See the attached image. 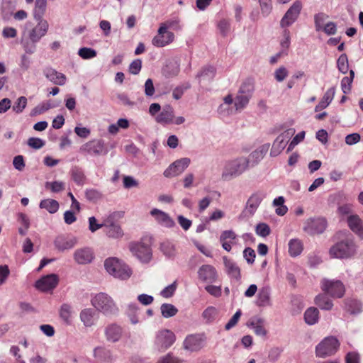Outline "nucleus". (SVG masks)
Wrapping results in <instances>:
<instances>
[{"label": "nucleus", "mask_w": 363, "mask_h": 363, "mask_svg": "<svg viewBox=\"0 0 363 363\" xmlns=\"http://www.w3.org/2000/svg\"><path fill=\"white\" fill-rule=\"evenodd\" d=\"M198 277L204 282L213 283L216 281L218 274L216 268L211 264H203L198 270Z\"/></svg>", "instance_id": "22"}, {"label": "nucleus", "mask_w": 363, "mask_h": 363, "mask_svg": "<svg viewBox=\"0 0 363 363\" xmlns=\"http://www.w3.org/2000/svg\"><path fill=\"white\" fill-rule=\"evenodd\" d=\"M327 226L325 218H316L308 219L303 226V230L309 235L321 234Z\"/></svg>", "instance_id": "14"}, {"label": "nucleus", "mask_w": 363, "mask_h": 363, "mask_svg": "<svg viewBox=\"0 0 363 363\" xmlns=\"http://www.w3.org/2000/svg\"><path fill=\"white\" fill-rule=\"evenodd\" d=\"M105 335L108 341L118 342L122 335V328L115 323L108 325L105 329Z\"/></svg>", "instance_id": "27"}, {"label": "nucleus", "mask_w": 363, "mask_h": 363, "mask_svg": "<svg viewBox=\"0 0 363 363\" xmlns=\"http://www.w3.org/2000/svg\"><path fill=\"white\" fill-rule=\"evenodd\" d=\"M254 89V84L251 79H247L242 83L234 100L237 111H241L247 106Z\"/></svg>", "instance_id": "6"}, {"label": "nucleus", "mask_w": 363, "mask_h": 363, "mask_svg": "<svg viewBox=\"0 0 363 363\" xmlns=\"http://www.w3.org/2000/svg\"><path fill=\"white\" fill-rule=\"evenodd\" d=\"M250 166V160L241 157L228 161L224 167L222 179L229 181L242 174Z\"/></svg>", "instance_id": "2"}, {"label": "nucleus", "mask_w": 363, "mask_h": 363, "mask_svg": "<svg viewBox=\"0 0 363 363\" xmlns=\"http://www.w3.org/2000/svg\"><path fill=\"white\" fill-rule=\"evenodd\" d=\"M150 214L154 218L155 222L162 227L172 228L175 226L176 223L174 220L168 213L162 210L152 208L150 211Z\"/></svg>", "instance_id": "20"}, {"label": "nucleus", "mask_w": 363, "mask_h": 363, "mask_svg": "<svg viewBox=\"0 0 363 363\" xmlns=\"http://www.w3.org/2000/svg\"><path fill=\"white\" fill-rule=\"evenodd\" d=\"M225 271L232 281L240 282L241 279L240 269L238 264L227 257H223Z\"/></svg>", "instance_id": "19"}, {"label": "nucleus", "mask_w": 363, "mask_h": 363, "mask_svg": "<svg viewBox=\"0 0 363 363\" xmlns=\"http://www.w3.org/2000/svg\"><path fill=\"white\" fill-rule=\"evenodd\" d=\"M104 267L110 275L121 280H127L132 275V270L129 266L116 257L106 259Z\"/></svg>", "instance_id": "1"}, {"label": "nucleus", "mask_w": 363, "mask_h": 363, "mask_svg": "<svg viewBox=\"0 0 363 363\" xmlns=\"http://www.w3.org/2000/svg\"><path fill=\"white\" fill-rule=\"evenodd\" d=\"M304 320L309 325H315L319 320V311L315 307L308 308L304 313Z\"/></svg>", "instance_id": "33"}, {"label": "nucleus", "mask_w": 363, "mask_h": 363, "mask_svg": "<svg viewBox=\"0 0 363 363\" xmlns=\"http://www.w3.org/2000/svg\"><path fill=\"white\" fill-rule=\"evenodd\" d=\"M356 252V245L353 240L347 239L333 245L329 250L330 256L336 259H348Z\"/></svg>", "instance_id": "5"}, {"label": "nucleus", "mask_w": 363, "mask_h": 363, "mask_svg": "<svg viewBox=\"0 0 363 363\" xmlns=\"http://www.w3.org/2000/svg\"><path fill=\"white\" fill-rule=\"evenodd\" d=\"M242 315L241 310H238L232 316V318L229 320V321L226 323L225 326V329L226 330H229L236 325L238 323L240 316Z\"/></svg>", "instance_id": "59"}, {"label": "nucleus", "mask_w": 363, "mask_h": 363, "mask_svg": "<svg viewBox=\"0 0 363 363\" xmlns=\"http://www.w3.org/2000/svg\"><path fill=\"white\" fill-rule=\"evenodd\" d=\"M142 68V60L136 59L133 60L129 65L128 70L132 74L136 75L139 74Z\"/></svg>", "instance_id": "57"}, {"label": "nucleus", "mask_w": 363, "mask_h": 363, "mask_svg": "<svg viewBox=\"0 0 363 363\" xmlns=\"http://www.w3.org/2000/svg\"><path fill=\"white\" fill-rule=\"evenodd\" d=\"M80 320L86 327L91 326V309L82 310L80 313Z\"/></svg>", "instance_id": "60"}, {"label": "nucleus", "mask_w": 363, "mask_h": 363, "mask_svg": "<svg viewBox=\"0 0 363 363\" xmlns=\"http://www.w3.org/2000/svg\"><path fill=\"white\" fill-rule=\"evenodd\" d=\"M322 30L328 35H333L337 33V25L334 22H328L323 26Z\"/></svg>", "instance_id": "61"}, {"label": "nucleus", "mask_w": 363, "mask_h": 363, "mask_svg": "<svg viewBox=\"0 0 363 363\" xmlns=\"http://www.w3.org/2000/svg\"><path fill=\"white\" fill-rule=\"evenodd\" d=\"M216 75V69L211 65L204 67L201 72L197 74L198 77H202L204 79L211 80L213 79Z\"/></svg>", "instance_id": "47"}, {"label": "nucleus", "mask_w": 363, "mask_h": 363, "mask_svg": "<svg viewBox=\"0 0 363 363\" xmlns=\"http://www.w3.org/2000/svg\"><path fill=\"white\" fill-rule=\"evenodd\" d=\"M74 259L79 264H86L91 262V250L89 247L77 249L74 252Z\"/></svg>", "instance_id": "29"}, {"label": "nucleus", "mask_w": 363, "mask_h": 363, "mask_svg": "<svg viewBox=\"0 0 363 363\" xmlns=\"http://www.w3.org/2000/svg\"><path fill=\"white\" fill-rule=\"evenodd\" d=\"M92 306L106 315L113 314L118 311L113 299L105 293L96 294L92 301Z\"/></svg>", "instance_id": "8"}, {"label": "nucleus", "mask_w": 363, "mask_h": 363, "mask_svg": "<svg viewBox=\"0 0 363 363\" xmlns=\"http://www.w3.org/2000/svg\"><path fill=\"white\" fill-rule=\"evenodd\" d=\"M160 250L162 252L163 255L169 259L174 258L177 254L174 245L168 240L161 243Z\"/></svg>", "instance_id": "36"}, {"label": "nucleus", "mask_w": 363, "mask_h": 363, "mask_svg": "<svg viewBox=\"0 0 363 363\" xmlns=\"http://www.w3.org/2000/svg\"><path fill=\"white\" fill-rule=\"evenodd\" d=\"M323 291L335 298L343 297L345 293V287L340 280H330L324 279L320 282Z\"/></svg>", "instance_id": "10"}, {"label": "nucleus", "mask_w": 363, "mask_h": 363, "mask_svg": "<svg viewBox=\"0 0 363 363\" xmlns=\"http://www.w3.org/2000/svg\"><path fill=\"white\" fill-rule=\"evenodd\" d=\"M335 94V87H331V88L328 89L324 94L321 100L315 106V111L319 112L321 110L327 108L330 105V104L332 102V101L334 98Z\"/></svg>", "instance_id": "28"}, {"label": "nucleus", "mask_w": 363, "mask_h": 363, "mask_svg": "<svg viewBox=\"0 0 363 363\" xmlns=\"http://www.w3.org/2000/svg\"><path fill=\"white\" fill-rule=\"evenodd\" d=\"M174 333L168 329H162L155 334L154 347L159 352H164L175 342Z\"/></svg>", "instance_id": "9"}, {"label": "nucleus", "mask_w": 363, "mask_h": 363, "mask_svg": "<svg viewBox=\"0 0 363 363\" xmlns=\"http://www.w3.org/2000/svg\"><path fill=\"white\" fill-rule=\"evenodd\" d=\"M47 6V0H35L33 17L35 19L43 18Z\"/></svg>", "instance_id": "39"}, {"label": "nucleus", "mask_w": 363, "mask_h": 363, "mask_svg": "<svg viewBox=\"0 0 363 363\" xmlns=\"http://www.w3.org/2000/svg\"><path fill=\"white\" fill-rule=\"evenodd\" d=\"M151 243L149 239L142 238L140 241L133 242L129 244V250L133 256L136 257L141 262H149L152 257Z\"/></svg>", "instance_id": "4"}, {"label": "nucleus", "mask_w": 363, "mask_h": 363, "mask_svg": "<svg viewBox=\"0 0 363 363\" xmlns=\"http://www.w3.org/2000/svg\"><path fill=\"white\" fill-rule=\"evenodd\" d=\"M302 9V4L299 1H296L287 10L280 21L281 28H287L291 26L298 18Z\"/></svg>", "instance_id": "11"}, {"label": "nucleus", "mask_w": 363, "mask_h": 363, "mask_svg": "<svg viewBox=\"0 0 363 363\" xmlns=\"http://www.w3.org/2000/svg\"><path fill=\"white\" fill-rule=\"evenodd\" d=\"M77 243V238L71 235H59L54 240L55 247L61 252L72 249Z\"/></svg>", "instance_id": "15"}, {"label": "nucleus", "mask_w": 363, "mask_h": 363, "mask_svg": "<svg viewBox=\"0 0 363 363\" xmlns=\"http://www.w3.org/2000/svg\"><path fill=\"white\" fill-rule=\"evenodd\" d=\"M231 23L230 19L222 18L217 23V28L220 33V35L223 37L228 35L230 30Z\"/></svg>", "instance_id": "46"}, {"label": "nucleus", "mask_w": 363, "mask_h": 363, "mask_svg": "<svg viewBox=\"0 0 363 363\" xmlns=\"http://www.w3.org/2000/svg\"><path fill=\"white\" fill-rule=\"evenodd\" d=\"M349 311L351 313H358L362 311V303L357 300H350L347 303Z\"/></svg>", "instance_id": "58"}, {"label": "nucleus", "mask_w": 363, "mask_h": 363, "mask_svg": "<svg viewBox=\"0 0 363 363\" xmlns=\"http://www.w3.org/2000/svg\"><path fill=\"white\" fill-rule=\"evenodd\" d=\"M255 232L258 235L265 238L269 235L270 228L264 223H259L256 225Z\"/></svg>", "instance_id": "54"}, {"label": "nucleus", "mask_w": 363, "mask_h": 363, "mask_svg": "<svg viewBox=\"0 0 363 363\" xmlns=\"http://www.w3.org/2000/svg\"><path fill=\"white\" fill-rule=\"evenodd\" d=\"M308 264L310 267L315 268L318 267L321 262V257L317 252H312L308 255Z\"/></svg>", "instance_id": "56"}, {"label": "nucleus", "mask_w": 363, "mask_h": 363, "mask_svg": "<svg viewBox=\"0 0 363 363\" xmlns=\"http://www.w3.org/2000/svg\"><path fill=\"white\" fill-rule=\"evenodd\" d=\"M27 105V99L25 96L19 97L15 102L12 109L16 113H21Z\"/></svg>", "instance_id": "53"}, {"label": "nucleus", "mask_w": 363, "mask_h": 363, "mask_svg": "<svg viewBox=\"0 0 363 363\" xmlns=\"http://www.w3.org/2000/svg\"><path fill=\"white\" fill-rule=\"evenodd\" d=\"M294 133L295 130L294 128H290L280 134L273 143L270 151V156L274 157L278 156L285 148L288 140L294 134Z\"/></svg>", "instance_id": "13"}, {"label": "nucleus", "mask_w": 363, "mask_h": 363, "mask_svg": "<svg viewBox=\"0 0 363 363\" xmlns=\"http://www.w3.org/2000/svg\"><path fill=\"white\" fill-rule=\"evenodd\" d=\"M94 354L101 362H108L111 359V351L105 347H99L95 348Z\"/></svg>", "instance_id": "40"}, {"label": "nucleus", "mask_w": 363, "mask_h": 363, "mask_svg": "<svg viewBox=\"0 0 363 363\" xmlns=\"http://www.w3.org/2000/svg\"><path fill=\"white\" fill-rule=\"evenodd\" d=\"M108 148L105 147L101 140H92V152L99 155H106L108 153Z\"/></svg>", "instance_id": "45"}, {"label": "nucleus", "mask_w": 363, "mask_h": 363, "mask_svg": "<svg viewBox=\"0 0 363 363\" xmlns=\"http://www.w3.org/2000/svg\"><path fill=\"white\" fill-rule=\"evenodd\" d=\"M23 36L21 44L26 54L32 55L36 51V45L38 42H34L33 40H29L28 38H24Z\"/></svg>", "instance_id": "43"}, {"label": "nucleus", "mask_w": 363, "mask_h": 363, "mask_svg": "<svg viewBox=\"0 0 363 363\" xmlns=\"http://www.w3.org/2000/svg\"><path fill=\"white\" fill-rule=\"evenodd\" d=\"M261 9L262 14L267 17L271 13L272 9L271 0H258Z\"/></svg>", "instance_id": "52"}, {"label": "nucleus", "mask_w": 363, "mask_h": 363, "mask_svg": "<svg viewBox=\"0 0 363 363\" xmlns=\"http://www.w3.org/2000/svg\"><path fill=\"white\" fill-rule=\"evenodd\" d=\"M348 225L350 229L359 236L363 235V228L361 220L357 216H350L347 219Z\"/></svg>", "instance_id": "35"}, {"label": "nucleus", "mask_w": 363, "mask_h": 363, "mask_svg": "<svg viewBox=\"0 0 363 363\" xmlns=\"http://www.w3.org/2000/svg\"><path fill=\"white\" fill-rule=\"evenodd\" d=\"M40 208L46 209L50 213H55L59 209V203L54 199H43L39 204Z\"/></svg>", "instance_id": "38"}, {"label": "nucleus", "mask_w": 363, "mask_h": 363, "mask_svg": "<svg viewBox=\"0 0 363 363\" xmlns=\"http://www.w3.org/2000/svg\"><path fill=\"white\" fill-rule=\"evenodd\" d=\"M44 74L48 80L55 84L63 85L66 82L65 75L52 68H46L44 70Z\"/></svg>", "instance_id": "26"}, {"label": "nucleus", "mask_w": 363, "mask_h": 363, "mask_svg": "<svg viewBox=\"0 0 363 363\" xmlns=\"http://www.w3.org/2000/svg\"><path fill=\"white\" fill-rule=\"evenodd\" d=\"M191 160L188 157L181 158L172 163L164 171V176L167 178L179 176L189 166Z\"/></svg>", "instance_id": "12"}, {"label": "nucleus", "mask_w": 363, "mask_h": 363, "mask_svg": "<svg viewBox=\"0 0 363 363\" xmlns=\"http://www.w3.org/2000/svg\"><path fill=\"white\" fill-rule=\"evenodd\" d=\"M274 79L278 82H283L289 75V71L284 66H281L274 71Z\"/></svg>", "instance_id": "51"}, {"label": "nucleus", "mask_w": 363, "mask_h": 363, "mask_svg": "<svg viewBox=\"0 0 363 363\" xmlns=\"http://www.w3.org/2000/svg\"><path fill=\"white\" fill-rule=\"evenodd\" d=\"M257 305L259 307H265L270 305V291L269 288H262L259 290Z\"/></svg>", "instance_id": "34"}, {"label": "nucleus", "mask_w": 363, "mask_h": 363, "mask_svg": "<svg viewBox=\"0 0 363 363\" xmlns=\"http://www.w3.org/2000/svg\"><path fill=\"white\" fill-rule=\"evenodd\" d=\"M162 315L165 318H169L174 316L177 312L178 309L171 303H163L160 306Z\"/></svg>", "instance_id": "41"}, {"label": "nucleus", "mask_w": 363, "mask_h": 363, "mask_svg": "<svg viewBox=\"0 0 363 363\" xmlns=\"http://www.w3.org/2000/svg\"><path fill=\"white\" fill-rule=\"evenodd\" d=\"M354 77L353 70L350 71V77H345L341 81V89L344 94H349L351 91L352 83Z\"/></svg>", "instance_id": "44"}, {"label": "nucleus", "mask_w": 363, "mask_h": 363, "mask_svg": "<svg viewBox=\"0 0 363 363\" xmlns=\"http://www.w3.org/2000/svg\"><path fill=\"white\" fill-rule=\"evenodd\" d=\"M138 305L136 303H130L126 306L125 313L130 318L132 324H137L139 322L138 317Z\"/></svg>", "instance_id": "37"}, {"label": "nucleus", "mask_w": 363, "mask_h": 363, "mask_svg": "<svg viewBox=\"0 0 363 363\" xmlns=\"http://www.w3.org/2000/svg\"><path fill=\"white\" fill-rule=\"evenodd\" d=\"M174 38L172 32L167 31L164 26H160L157 34L152 38V43L157 48H162L170 44Z\"/></svg>", "instance_id": "16"}, {"label": "nucleus", "mask_w": 363, "mask_h": 363, "mask_svg": "<svg viewBox=\"0 0 363 363\" xmlns=\"http://www.w3.org/2000/svg\"><path fill=\"white\" fill-rule=\"evenodd\" d=\"M264 197L265 194L262 191H257L252 194L247 202V212L251 215L254 214Z\"/></svg>", "instance_id": "23"}, {"label": "nucleus", "mask_w": 363, "mask_h": 363, "mask_svg": "<svg viewBox=\"0 0 363 363\" xmlns=\"http://www.w3.org/2000/svg\"><path fill=\"white\" fill-rule=\"evenodd\" d=\"M205 337L202 334H192L186 336L183 345L186 350L195 352L201 350L204 345Z\"/></svg>", "instance_id": "18"}, {"label": "nucleus", "mask_w": 363, "mask_h": 363, "mask_svg": "<svg viewBox=\"0 0 363 363\" xmlns=\"http://www.w3.org/2000/svg\"><path fill=\"white\" fill-rule=\"evenodd\" d=\"M270 147L269 143H265L260 147H259L257 149L254 150L249 156V158L247 160H250V164H251L252 166H255L265 156V155L269 151Z\"/></svg>", "instance_id": "24"}, {"label": "nucleus", "mask_w": 363, "mask_h": 363, "mask_svg": "<svg viewBox=\"0 0 363 363\" xmlns=\"http://www.w3.org/2000/svg\"><path fill=\"white\" fill-rule=\"evenodd\" d=\"M35 20L38 23L34 27H32V23L30 21H28L25 23V30L23 32V36H26L29 40H33L34 42H39L46 35L49 29V23L48 21L44 18Z\"/></svg>", "instance_id": "3"}, {"label": "nucleus", "mask_w": 363, "mask_h": 363, "mask_svg": "<svg viewBox=\"0 0 363 363\" xmlns=\"http://www.w3.org/2000/svg\"><path fill=\"white\" fill-rule=\"evenodd\" d=\"M177 287V281H174L172 284L163 289L160 292V295L164 298H170L174 295Z\"/></svg>", "instance_id": "55"}, {"label": "nucleus", "mask_w": 363, "mask_h": 363, "mask_svg": "<svg viewBox=\"0 0 363 363\" xmlns=\"http://www.w3.org/2000/svg\"><path fill=\"white\" fill-rule=\"evenodd\" d=\"M160 26H164L166 28V30H167L168 28L173 29L175 30L181 29L180 19L177 16H174L168 19L164 23H162Z\"/></svg>", "instance_id": "50"}, {"label": "nucleus", "mask_w": 363, "mask_h": 363, "mask_svg": "<svg viewBox=\"0 0 363 363\" xmlns=\"http://www.w3.org/2000/svg\"><path fill=\"white\" fill-rule=\"evenodd\" d=\"M105 232L108 237L113 238H118L122 237L123 235L121 227L118 225L114 223L106 226Z\"/></svg>", "instance_id": "42"}, {"label": "nucleus", "mask_w": 363, "mask_h": 363, "mask_svg": "<svg viewBox=\"0 0 363 363\" xmlns=\"http://www.w3.org/2000/svg\"><path fill=\"white\" fill-rule=\"evenodd\" d=\"M327 294H320L315 296V303L322 310L329 311L332 309L333 303Z\"/></svg>", "instance_id": "32"}, {"label": "nucleus", "mask_w": 363, "mask_h": 363, "mask_svg": "<svg viewBox=\"0 0 363 363\" xmlns=\"http://www.w3.org/2000/svg\"><path fill=\"white\" fill-rule=\"evenodd\" d=\"M174 118V111L171 106H165L163 110L155 118L158 123L168 125L173 123Z\"/></svg>", "instance_id": "25"}, {"label": "nucleus", "mask_w": 363, "mask_h": 363, "mask_svg": "<svg viewBox=\"0 0 363 363\" xmlns=\"http://www.w3.org/2000/svg\"><path fill=\"white\" fill-rule=\"evenodd\" d=\"M337 66L338 70L342 74H346L349 69L348 59L346 54H342L337 59Z\"/></svg>", "instance_id": "49"}, {"label": "nucleus", "mask_w": 363, "mask_h": 363, "mask_svg": "<svg viewBox=\"0 0 363 363\" xmlns=\"http://www.w3.org/2000/svg\"><path fill=\"white\" fill-rule=\"evenodd\" d=\"M340 347L338 340L333 336L325 337L315 347V354L320 358H325L334 354Z\"/></svg>", "instance_id": "7"}, {"label": "nucleus", "mask_w": 363, "mask_h": 363, "mask_svg": "<svg viewBox=\"0 0 363 363\" xmlns=\"http://www.w3.org/2000/svg\"><path fill=\"white\" fill-rule=\"evenodd\" d=\"M216 314V309L214 307H208L206 309L204 310L203 312V318L206 319L208 322L212 321Z\"/></svg>", "instance_id": "63"}, {"label": "nucleus", "mask_w": 363, "mask_h": 363, "mask_svg": "<svg viewBox=\"0 0 363 363\" xmlns=\"http://www.w3.org/2000/svg\"><path fill=\"white\" fill-rule=\"evenodd\" d=\"M28 145L33 149L38 150L44 146L45 142L38 138H30L28 140Z\"/></svg>", "instance_id": "62"}, {"label": "nucleus", "mask_w": 363, "mask_h": 363, "mask_svg": "<svg viewBox=\"0 0 363 363\" xmlns=\"http://www.w3.org/2000/svg\"><path fill=\"white\" fill-rule=\"evenodd\" d=\"M60 317L66 325H71L73 320L74 311L69 303H63L59 311Z\"/></svg>", "instance_id": "30"}, {"label": "nucleus", "mask_w": 363, "mask_h": 363, "mask_svg": "<svg viewBox=\"0 0 363 363\" xmlns=\"http://www.w3.org/2000/svg\"><path fill=\"white\" fill-rule=\"evenodd\" d=\"M289 253L291 257H296L300 255L303 250V245L301 240L297 238L291 239L288 243Z\"/></svg>", "instance_id": "31"}, {"label": "nucleus", "mask_w": 363, "mask_h": 363, "mask_svg": "<svg viewBox=\"0 0 363 363\" xmlns=\"http://www.w3.org/2000/svg\"><path fill=\"white\" fill-rule=\"evenodd\" d=\"M328 18H329V16L323 12L316 13L314 16L315 28V30L317 32L322 30L323 23Z\"/></svg>", "instance_id": "48"}, {"label": "nucleus", "mask_w": 363, "mask_h": 363, "mask_svg": "<svg viewBox=\"0 0 363 363\" xmlns=\"http://www.w3.org/2000/svg\"><path fill=\"white\" fill-rule=\"evenodd\" d=\"M247 326L252 329L254 333L258 336L264 337L267 333L265 328L266 320L259 315L251 317L247 323Z\"/></svg>", "instance_id": "21"}, {"label": "nucleus", "mask_w": 363, "mask_h": 363, "mask_svg": "<svg viewBox=\"0 0 363 363\" xmlns=\"http://www.w3.org/2000/svg\"><path fill=\"white\" fill-rule=\"evenodd\" d=\"M157 363H181V361L171 353L161 357Z\"/></svg>", "instance_id": "64"}, {"label": "nucleus", "mask_w": 363, "mask_h": 363, "mask_svg": "<svg viewBox=\"0 0 363 363\" xmlns=\"http://www.w3.org/2000/svg\"><path fill=\"white\" fill-rule=\"evenodd\" d=\"M58 282V276L55 274H50L38 279L35 282V286L41 291L48 292L52 291L57 286Z\"/></svg>", "instance_id": "17"}]
</instances>
